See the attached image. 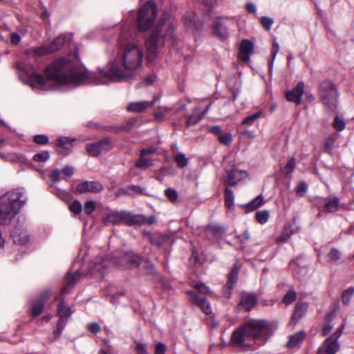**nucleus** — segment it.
I'll return each mask as SVG.
<instances>
[{
	"instance_id": "nucleus-1",
	"label": "nucleus",
	"mask_w": 354,
	"mask_h": 354,
	"mask_svg": "<svg viewBox=\"0 0 354 354\" xmlns=\"http://www.w3.org/2000/svg\"><path fill=\"white\" fill-rule=\"evenodd\" d=\"M120 40L123 44L118 58L109 63L107 70L100 69L98 73H88L75 57L73 59L62 58L53 62L46 69L47 79L29 70L31 67L24 62H17L16 68L29 77L32 87L42 89H46L49 80L59 84H104L111 81L124 80L131 77L141 67L144 51L136 41L125 42L123 33Z\"/></svg>"
},
{
	"instance_id": "nucleus-2",
	"label": "nucleus",
	"mask_w": 354,
	"mask_h": 354,
	"mask_svg": "<svg viewBox=\"0 0 354 354\" xmlns=\"http://www.w3.org/2000/svg\"><path fill=\"white\" fill-rule=\"evenodd\" d=\"M270 337L266 320L250 319L233 331L230 344L241 349L255 350L263 345Z\"/></svg>"
},
{
	"instance_id": "nucleus-3",
	"label": "nucleus",
	"mask_w": 354,
	"mask_h": 354,
	"mask_svg": "<svg viewBox=\"0 0 354 354\" xmlns=\"http://www.w3.org/2000/svg\"><path fill=\"white\" fill-rule=\"evenodd\" d=\"M174 30V26L170 22L162 20L158 22L145 42L147 58L149 62L156 59L166 41L172 39Z\"/></svg>"
},
{
	"instance_id": "nucleus-4",
	"label": "nucleus",
	"mask_w": 354,
	"mask_h": 354,
	"mask_svg": "<svg viewBox=\"0 0 354 354\" xmlns=\"http://www.w3.org/2000/svg\"><path fill=\"white\" fill-rule=\"evenodd\" d=\"M24 201L22 193L19 190H12L0 197V225L10 223L18 214Z\"/></svg>"
},
{
	"instance_id": "nucleus-5",
	"label": "nucleus",
	"mask_w": 354,
	"mask_h": 354,
	"mask_svg": "<svg viewBox=\"0 0 354 354\" xmlns=\"http://www.w3.org/2000/svg\"><path fill=\"white\" fill-rule=\"evenodd\" d=\"M318 95L326 109L336 110L339 94L336 85L331 80H324L319 83Z\"/></svg>"
},
{
	"instance_id": "nucleus-6",
	"label": "nucleus",
	"mask_w": 354,
	"mask_h": 354,
	"mask_svg": "<svg viewBox=\"0 0 354 354\" xmlns=\"http://www.w3.org/2000/svg\"><path fill=\"white\" fill-rule=\"evenodd\" d=\"M145 222V218L140 215L133 214L129 212H111L103 218L105 225H118L124 223L127 225H140Z\"/></svg>"
},
{
	"instance_id": "nucleus-7",
	"label": "nucleus",
	"mask_w": 354,
	"mask_h": 354,
	"mask_svg": "<svg viewBox=\"0 0 354 354\" xmlns=\"http://www.w3.org/2000/svg\"><path fill=\"white\" fill-rule=\"evenodd\" d=\"M157 13L156 3L152 1L146 2L138 12V26L139 29L142 31L148 30L153 24Z\"/></svg>"
},
{
	"instance_id": "nucleus-8",
	"label": "nucleus",
	"mask_w": 354,
	"mask_h": 354,
	"mask_svg": "<svg viewBox=\"0 0 354 354\" xmlns=\"http://www.w3.org/2000/svg\"><path fill=\"white\" fill-rule=\"evenodd\" d=\"M113 145L108 138L103 139L99 142L89 143L86 145L88 153L93 157H97L101 153H104L110 151Z\"/></svg>"
},
{
	"instance_id": "nucleus-9",
	"label": "nucleus",
	"mask_w": 354,
	"mask_h": 354,
	"mask_svg": "<svg viewBox=\"0 0 354 354\" xmlns=\"http://www.w3.org/2000/svg\"><path fill=\"white\" fill-rule=\"evenodd\" d=\"M344 327V325H342L330 337L324 341V346L326 354H335L339 350L338 339L342 334Z\"/></svg>"
},
{
	"instance_id": "nucleus-10",
	"label": "nucleus",
	"mask_w": 354,
	"mask_h": 354,
	"mask_svg": "<svg viewBox=\"0 0 354 354\" xmlns=\"http://www.w3.org/2000/svg\"><path fill=\"white\" fill-rule=\"evenodd\" d=\"M247 176L248 173L246 171L240 170L234 167L227 171L226 175L223 177V180L227 185L234 186L246 178Z\"/></svg>"
},
{
	"instance_id": "nucleus-11",
	"label": "nucleus",
	"mask_w": 354,
	"mask_h": 354,
	"mask_svg": "<svg viewBox=\"0 0 354 354\" xmlns=\"http://www.w3.org/2000/svg\"><path fill=\"white\" fill-rule=\"evenodd\" d=\"M304 83L299 82L292 90L286 91L287 100L296 104H300L304 92Z\"/></svg>"
},
{
	"instance_id": "nucleus-12",
	"label": "nucleus",
	"mask_w": 354,
	"mask_h": 354,
	"mask_svg": "<svg viewBox=\"0 0 354 354\" xmlns=\"http://www.w3.org/2000/svg\"><path fill=\"white\" fill-rule=\"evenodd\" d=\"M50 297V292L49 290L44 291L39 299L33 301L31 304V315L33 317L39 315L44 308L45 302Z\"/></svg>"
},
{
	"instance_id": "nucleus-13",
	"label": "nucleus",
	"mask_w": 354,
	"mask_h": 354,
	"mask_svg": "<svg viewBox=\"0 0 354 354\" xmlns=\"http://www.w3.org/2000/svg\"><path fill=\"white\" fill-rule=\"evenodd\" d=\"M103 185L98 181H84L79 183L76 189L80 193H98L103 190Z\"/></svg>"
},
{
	"instance_id": "nucleus-14",
	"label": "nucleus",
	"mask_w": 354,
	"mask_h": 354,
	"mask_svg": "<svg viewBox=\"0 0 354 354\" xmlns=\"http://www.w3.org/2000/svg\"><path fill=\"white\" fill-rule=\"evenodd\" d=\"M257 303V299L255 295L249 292H243L241 294L239 306L243 308L246 312H249Z\"/></svg>"
},
{
	"instance_id": "nucleus-15",
	"label": "nucleus",
	"mask_w": 354,
	"mask_h": 354,
	"mask_svg": "<svg viewBox=\"0 0 354 354\" xmlns=\"http://www.w3.org/2000/svg\"><path fill=\"white\" fill-rule=\"evenodd\" d=\"M112 263V261L108 259L94 262L91 269V274L100 278H102L109 266Z\"/></svg>"
},
{
	"instance_id": "nucleus-16",
	"label": "nucleus",
	"mask_w": 354,
	"mask_h": 354,
	"mask_svg": "<svg viewBox=\"0 0 354 354\" xmlns=\"http://www.w3.org/2000/svg\"><path fill=\"white\" fill-rule=\"evenodd\" d=\"M116 263L124 268L138 267L140 265L139 257L132 253H128L116 261Z\"/></svg>"
},
{
	"instance_id": "nucleus-17",
	"label": "nucleus",
	"mask_w": 354,
	"mask_h": 354,
	"mask_svg": "<svg viewBox=\"0 0 354 354\" xmlns=\"http://www.w3.org/2000/svg\"><path fill=\"white\" fill-rule=\"evenodd\" d=\"M254 44L248 39H243L239 49V58L244 62L248 61L253 53Z\"/></svg>"
},
{
	"instance_id": "nucleus-18",
	"label": "nucleus",
	"mask_w": 354,
	"mask_h": 354,
	"mask_svg": "<svg viewBox=\"0 0 354 354\" xmlns=\"http://www.w3.org/2000/svg\"><path fill=\"white\" fill-rule=\"evenodd\" d=\"M156 102V100H153L151 102L148 101H140L133 102L129 104L127 110L131 112H142L149 108V106H153Z\"/></svg>"
},
{
	"instance_id": "nucleus-19",
	"label": "nucleus",
	"mask_w": 354,
	"mask_h": 354,
	"mask_svg": "<svg viewBox=\"0 0 354 354\" xmlns=\"http://www.w3.org/2000/svg\"><path fill=\"white\" fill-rule=\"evenodd\" d=\"M308 309V304L299 302L296 304L295 311L292 315L291 323L295 325L303 317Z\"/></svg>"
},
{
	"instance_id": "nucleus-20",
	"label": "nucleus",
	"mask_w": 354,
	"mask_h": 354,
	"mask_svg": "<svg viewBox=\"0 0 354 354\" xmlns=\"http://www.w3.org/2000/svg\"><path fill=\"white\" fill-rule=\"evenodd\" d=\"M10 236L15 244L24 245L28 241V236L26 232L19 229H15L12 231Z\"/></svg>"
},
{
	"instance_id": "nucleus-21",
	"label": "nucleus",
	"mask_w": 354,
	"mask_h": 354,
	"mask_svg": "<svg viewBox=\"0 0 354 354\" xmlns=\"http://www.w3.org/2000/svg\"><path fill=\"white\" fill-rule=\"evenodd\" d=\"M50 53L48 46H40L32 47L26 50V54L29 56L39 57Z\"/></svg>"
},
{
	"instance_id": "nucleus-22",
	"label": "nucleus",
	"mask_w": 354,
	"mask_h": 354,
	"mask_svg": "<svg viewBox=\"0 0 354 354\" xmlns=\"http://www.w3.org/2000/svg\"><path fill=\"white\" fill-rule=\"evenodd\" d=\"M340 203L337 197L330 198L324 205L323 211L333 213L339 210Z\"/></svg>"
},
{
	"instance_id": "nucleus-23",
	"label": "nucleus",
	"mask_w": 354,
	"mask_h": 354,
	"mask_svg": "<svg viewBox=\"0 0 354 354\" xmlns=\"http://www.w3.org/2000/svg\"><path fill=\"white\" fill-rule=\"evenodd\" d=\"M305 337L306 333L303 330L291 335L287 343V346L293 348L298 346L304 339Z\"/></svg>"
},
{
	"instance_id": "nucleus-24",
	"label": "nucleus",
	"mask_w": 354,
	"mask_h": 354,
	"mask_svg": "<svg viewBox=\"0 0 354 354\" xmlns=\"http://www.w3.org/2000/svg\"><path fill=\"white\" fill-rule=\"evenodd\" d=\"M214 32L218 37L222 39H224L227 37L226 28L221 23L219 19L215 21Z\"/></svg>"
},
{
	"instance_id": "nucleus-25",
	"label": "nucleus",
	"mask_w": 354,
	"mask_h": 354,
	"mask_svg": "<svg viewBox=\"0 0 354 354\" xmlns=\"http://www.w3.org/2000/svg\"><path fill=\"white\" fill-rule=\"evenodd\" d=\"M65 42V37L64 35H59L57 37L51 44L48 46L50 53H53L59 49H60Z\"/></svg>"
},
{
	"instance_id": "nucleus-26",
	"label": "nucleus",
	"mask_w": 354,
	"mask_h": 354,
	"mask_svg": "<svg viewBox=\"0 0 354 354\" xmlns=\"http://www.w3.org/2000/svg\"><path fill=\"white\" fill-rule=\"evenodd\" d=\"M153 160L145 158V156L140 154L139 159L136 162L135 165L137 168L140 169H146L153 166Z\"/></svg>"
},
{
	"instance_id": "nucleus-27",
	"label": "nucleus",
	"mask_w": 354,
	"mask_h": 354,
	"mask_svg": "<svg viewBox=\"0 0 354 354\" xmlns=\"http://www.w3.org/2000/svg\"><path fill=\"white\" fill-rule=\"evenodd\" d=\"M75 139L68 137H59L56 140L55 145L57 147L64 149H69L72 147V142Z\"/></svg>"
},
{
	"instance_id": "nucleus-28",
	"label": "nucleus",
	"mask_w": 354,
	"mask_h": 354,
	"mask_svg": "<svg viewBox=\"0 0 354 354\" xmlns=\"http://www.w3.org/2000/svg\"><path fill=\"white\" fill-rule=\"evenodd\" d=\"M80 277V274L77 272L73 273V274H68L66 277L67 285L62 289L61 293L62 295L65 294L67 292L68 288L70 286H73V284H75V283L78 280Z\"/></svg>"
},
{
	"instance_id": "nucleus-29",
	"label": "nucleus",
	"mask_w": 354,
	"mask_h": 354,
	"mask_svg": "<svg viewBox=\"0 0 354 354\" xmlns=\"http://www.w3.org/2000/svg\"><path fill=\"white\" fill-rule=\"evenodd\" d=\"M292 235V231L290 227H285L281 234L277 238V243H283L287 242Z\"/></svg>"
},
{
	"instance_id": "nucleus-30",
	"label": "nucleus",
	"mask_w": 354,
	"mask_h": 354,
	"mask_svg": "<svg viewBox=\"0 0 354 354\" xmlns=\"http://www.w3.org/2000/svg\"><path fill=\"white\" fill-rule=\"evenodd\" d=\"M72 314V312L69 307L64 304L63 301H61L59 304L58 315L59 318L67 319Z\"/></svg>"
},
{
	"instance_id": "nucleus-31",
	"label": "nucleus",
	"mask_w": 354,
	"mask_h": 354,
	"mask_svg": "<svg viewBox=\"0 0 354 354\" xmlns=\"http://www.w3.org/2000/svg\"><path fill=\"white\" fill-rule=\"evenodd\" d=\"M174 161L178 167L182 169L187 166L189 160L183 153H178L174 157Z\"/></svg>"
},
{
	"instance_id": "nucleus-32",
	"label": "nucleus",
	"mask_w": 354,
	"mask_h": 354,
	"mask_svg": "<svg viewBox=\"0 0 354 354\" xmlns=\"http://www.w3.org/2000/svg\"><path fill=\"white\" fill-rule=\"evenodd\" d=\"M239 277V270L237 268H233L228 277L227 288L232 289L234 285L236 283Z\"/></svg>"
},
{
	"instance_id": "nucleus-33",
	"label": "nucleus",
	"mask_w": 354,
	"mask_h": 354,
	"mask_svg": "<svg viewBox=\"0 0 354 354\" xmlns=\"http://www.w3.org/2000/svg\"><path fill=\"white\" fill-rule=\"evenodd\" d=\"M195 304L198 306L205 314L212 313L210 303L206 299H199Z\"/></svg>"
},
{
	"instance_id": "nucleus-34",
	"label": "nucleus",
	"mask_w": 354,
	"mask_h": 354,
	"mask_svg": "<svg viewBox=\"0 0 354 354\" xmlns=\"http://www.w3.org/2000/svg\"><path fill=\"white\" fill-rule=\"evenodd\" d=\"M234 194L232 189L226 188L225 191V203L227 209L234 205Z\"/></svg>"
},
{
	"instance_id": "nucleus-35",
	"label": "nucleus",
	"mask_w": 354,
	"mask_h": 354,
	"mask_svg": "<svg viewBox=\"0 0 354 354\" xmlns=\"http://www.w3.org/2000/svg\"><path fill=\"white\" fill-rule=\"evenodd\" d=\"M263 203V197L260 194L248 205V207L251 210H254L261 206Z\"/></svg>"
},
{
	"instance_id": "nucleus-36",
	"label": "nucleus",
	"mask_w": 354,
	"mask_h": 354,
	"mask_svg": "<svg viewBox=\"0 0 354 354\" xmlns=\"http://www.w3.org/2000/svg\"><path fill=\"white\" fill-rule=\"evenodd\" d=\"M354 295V288L350 287L342 293V302L344 305H348Z\"/></svg>"
},
{
	"instance_id": "nucleus-37",
	"label": "nucleus",
	"mask_w": 354,
	"mask_h": 354,
	"mask_svg": "<svg viewBox=\"0 0 354 354\" xmlns=\"http://www.w3.org/2000/svg\"><path fill=\"white\" fill-rule=\"evenodd\" d=\"M269 216L268 210L259 211L256 213V218L260 224L266 223L268 221Z\"/></svg>"
},
{
	"instance_id": "nucleus-38",
	"label": "nucleus",
	"mask_w": 354,
	"mask_h": 354,
	"mask_svg": "<svg viewBox=\"0 0 354 354\" xmlns=\"http://www.w3.org/2000/svg\"><path fill=\"white\" fill-rule=\"evenodd\" d=\"M214 237L218 239L220 238L223 232V229L218 225H211L209 226L207 229Z\"/></svg>"
},
{
	"instance_id": "nucleus-39",
	"label": "nucleus",
	"mask_w": 354,
	"mask_h": 354,
	"mask_svg": "<svg viewBox=\"0 0 354 354\" xmlns=\"http://www.w3.org/2000/svg\"><path fill=\"white\" fill-rule=\"evenodd\" d=\"M262 115V111H259L254 114L246 117L242 122V124H247V125H251L252 124L254 121H256L257 119H259Z\"/></svg>"
},
{
	"instance_id": "nucleus-40",
	"label": "nucleus",
	"mask_w": 354,
	"mask_h": 354,
	"mask_svg": "<svg viewBox=\"0 0 354 354\" xmlns=\"http://www.w3.org/2000/svg\"><path fill=\"white\" fill-rule=\"evenodd\" d=\"M297 299V294L294 290L288 291L283 297V301L286 305H289L295 301Z\"/></svg>"
},
{
	"instance_id": "nucleus-41",
	"label": "nucleus",
	"mask_w": 354,
	"mask_h": 354,
	"mask_svg": "<svg viewBox=\"0 0 354 354\" xmlns=\"http://www.w3.org/2000/svg\"><path fill=\"white\" fill-rule=\"evenodd\" d=\"M49 158V153L48 151H43L35 154L32 159L36 162H46Z\"/></svg>"
},
{
	"instance_id": "nucleus-42",
	"label": "nucleus",
	"mask_w": 354,
	"mask_h": 354,
	"mask_svg": "<svg viewBox=\"0 0 354 354\" xmlns=\"http://www.w3.org/2000/svg\"><path fill=\"white\" fill-rule=\"evenodd\" d=\"M69 210L74 214H79L82 210L81 203L75 200L68 207Z\"/></svg>"
},
{
	"instance_id": "nucleus-43",
	"label": "nucleus",
	"mask_w": 354,
	"mask_h": 354,
	"mask_svg": "<svg viewBox=\"0 0 354 354\" xmlns=\"http://www.w3.org/2000/svg\"><path fill=\"white\" fill-rule=\"evenodd\" d=\"M218 139L219 142L226 146H229L231 145L232 141V136L230 133H227L225 134H221Z\"/></svg>"
},
{
	"instance_id": "nucleus-44",
	"label": "nucleus",
	"mask_w": 354,
	"mask_h": 354,
	"mask_svg": "<svg viewBox=\"0 0 354 354\" xmlns=\"http://www.w3.org/2000/svg\"><path fill=\"white\" fill-rule=\"evenodd\" d=\"M260 23L265 30H270L274 23V20L268 17H262Z\"/></svg>"
},
{
	"instance_id": "nucleus-45",
	"label": "nucleus",
	"mask_w": 354,
	"mask_h": 354,
	"mask_svg": "<svg viewBox=\"0 0 354 354\" xmlns=\"http://www.w3.org/2000/svg\"><path fill=\"white\" fill-rule=\"evenodd\" d=\"M295 162L294 161V160L292 158L290 159L288 162L287 164L286 165L285 167H283L282 169H281V171L283 174H286V175H288L289 174H290L291 172H292V171L294 170L295 169Z\"/></svg>"
},
{
	"instance_id": "nucleus-46",
	"label": "nucleus",
	"mask_w": 354,
	"mask_h": 354,
	"mask_svg": "<svg viewBox=\"0 0 354 354\" xmlns=\"http://www.w3.org/2000/svg\"><path fill=\"white\" fill-rule=\"evenodd\" d=\"M165 195L171 202L176 201L178 198L177 192L172 188H168L167 189H166Z\"/></svg>"
},
{
	"instance_id": "nucleus-47",
	"label": "nucleus",
	"mask_w": 354,
	"mask_h": 354,
	"mask_svg": "<svg viewBox=\"0 0 354 354\" xmlns=\"http://www.w3.org/2000/svg\"><path fill=\"white\" fill-rule=\"evenodd\" d=\"M333 127L337 131H341L344 129L345 123L339 117L336 116L333 122Z\"/></svg>"
},
{
	"instance_id": "nucleus-48",
	"label": "nucleus",
	"mask_w": 354,
	"mask_h": 354,
	"mask_svg": "<svg viewBox=\"0 0 354 354\" xmlns=\"http://www.w3.org/2000/svg\"><path fill=\"white\" fill-rule=\"evenodd\" d=\"M66 324V319L59 318L57 324V328L55 331V335H59L62 332L63 329L64 328Z\"/></svg>"
},
{
	"instance_id": "nucleus-49",
	"label": "nucleus",
	"mask_w": 354,
	"mask_h": 354,
	"mask_svg": "<svg viewBox=\"0 0 354 354\" xmlns=\"http://www.w3.org/2000/svg\"><path fill=\"white\" fill-rule=\"evenodd\" d=\"M307 189V185L304 182H301L297 186L296 193L298 196H302L306 194Z\"/></svg>"
},
{
	"instance_id": "nucleus-50",
	"label": "nucleus",
	"mask_w": 354,
	"mask_h": 354,
	"mask_svg": "<svg viewBox=\"0 0 354 354\" xmlns=\"http://www.w3.org/2000/svg\"><path fill=\"white\" fill-rule=\"evenodd\" d=\"M95 208V202L93 201H86L84 205V212L86 214H91Z\"/></svg>"
},
{
	"instance_id": "nucleus-51",
	"label": "nucleus",
	"mask_w": 354,
	"mask_h": 354,
	"mask_svg": "<svg viewBox=\"0 0 354 354\" xmlns=\"http://www.w3.org/2000/svg\"><path fill=\"white\" fill-rule=\"evenodd\" d=\"M33 140L35 143L39 145H45L48 142V138L46 135H36Z\"/></svg>"
},
{
	"instance_id": "nucleus-52",
	"label": "nucleus",
	"mask_w": 354,
	"mask_h": 354,
	"mask_svg": "<svg viewBox=\"0 0 354 354\" xmlns=\"http://www.w3.org/2000/svg\"><path fill=\"white\" fill-rule=\"evenodd\" d=\"M62 171L58 169H53L50 172L49 177L54 183L59 182L61 180L60 175Z\"/></svg>"
},
{
	"instance_id": "nucleus-53",
	"label": "nucleus",
	"mask_w": 354,
	"mask_h": 354,
	"mask_svg": "<svg viewBox=\"0 0 354 354\" xmlns=\"http://www.w3.org/2000/svg\"><path fill=\"white\" fill-rule=\"evenodd\" d=\"M62 174H63L64 177L65 178H69L73 175L74 173V168L72 166H65L62 169Z\"/></svg>"
},
{
	"instance_id": "nucleus-54",
	"label": "nucleus",
	"mask_w": 354,
	"mask_h": 354,
	"mask_svg": "<svg viewBox=\"0 0 354 354\" xmlns=\"http://www.w3.org/2000/svg\"><path fill=\"white\" fill-rule=\"evenodd\" d=\"M194 288H196L202 294H210L209 288L203 283H196Z\"/></svg>"
},
{
	"instance_id": "nucleus-55",
	"label": "nucleus",
	"mask_w": 354,
	"mask_h": 354,
	"mask_svg": "<svg viewBox=\"0 0 354 354\" xmlns=\"http://www.w3.org/2000/svg\"><path fill=\"white\" fill-rule=\"evenodd\" d=\"M87 329L91 333L96 334L99 332L100 326L97 322H92L87 325Z\"/></svg>"
},
{
	"instance_id": "nucleus-56",
	"label": "nucleus",
	"mask_w": 354,
	"mask_h": 354,
	"mask_svg": "<svg viewBox=\"0 0 354 354\" xmlns=\"http://www.w3.org/2000/svg\"><path fill=\"white\" fill-rule=\"evenodd\" d=\"M203 118V115H200V116H196L194 115H192L191 116H189V118H188L187 121V126H190V125H194V124H197L201 119Z\"/></svg>"
},
{
	"instance_id": "nucleus-57",
	"label": "nucleus",
	"mask_w": 354,
	"mask_h": 354,
	"mask_svg": "<svg viewBox=\"0 0 354 354\" xmlns=\"http://www.w3.org/2000/svg\"><path fill=\"white\" fill-rule=\"evenodd\" d=\"M329 257L332 261H337L340 259L341 254L338 250L333 248L330 250Z\"/></svg>"
},
{
	"instance_id": "nucleus-58",
	"label": "nucleus",
	"mask_w": 354,
	"mask_h": 354,
	"mask_svg": "<svg viewBox=\"0 0 354 354\" xmlns=\"http://www.w3.org/2000/svg\"><path fill=\"white\" fill-rule=\"evenodd\" d=\"M165 350L166 346L161 342H158L156 344L155 354H165Z\"/></svg>"
},
{
	"instance_id": "nucleus-59",
	"label": "nucleus",
	"mask_w": 354,
	"mask_h": 354,
	"mask_svg": "<svg viewBox=\"0 0 354 354\" xmlns=\"http://www.w3.org/2000/svg\"><path fill=\"white\" fill-rule=\"evenodd\" d=\"M10 40L12 44L17 45L21 41V37L17 32H12L10 35Z\"/></svg>"
},
{
	"instance_id": "nucleus-60",
	"label": "nucleus",
	"mask_w": 354,
	"mask_h": 354,
	"mask_svg": "<svg viewBox=\"0 0 354 354\" xmlns=\"http://www.w3.org/2000/svg\"><path fill=\"white\" fill-rule=\"evenodd\" d=\"M333 326L330 323H326L324 324L322 327V335L326 336L332 330Z\"/></svg>"
},
{
	"instance_id": "nucleus-61",
	"label": "nucleus",
	"mask_w": 354,
	"mask_h": 354,
	"mask_svg": "<svg viewBox=\"0 0 354 354\" xmlns=\"http://www.w3.org/2000/svg\"><path fill=\"white\" fill-rule=\"evenodd\" d=\"M136 351H138V354H148L145 348V345L140 343V342H136Z\"/></svg>"
},
{
	"instance_id": "nucleus-62",
	"label": "nucleus",
	"mask_w": 354,
	"mask_h": 354,
	"mask_svg": "<svg viewBox=\"0 0 354 354\" xmlns=\"http://www.w3.org/2000/svg\"><path fill=\"white\" fill-rule=\"evenodd\" d=\"M156 151V149L151 147H149V149H143L141 150L140 151V154L142 155V156H147V155H151V154H153Z\"/></svg>"
},
{
	"instance_id": "nucleus-63",
	"label": "nucleus",
	"mask_w": 354,
	"mask_h": 354,
	"mask_svg": "<svg viewBox=\"0 0 354 354\" xmlns=\"http://www.w3.org/2000/svg\"><path fill=\"white\" fill-rule=\"evenodd\" d=\"M209 131L219 136L221 134V128L219 126H212L209 128Z\"/></svg>"
},
{
	"instance_id": "nucleus-64",
	"label": "nucleus",
	"mask_w": 354,
	"mask_h": 354,
	"mask_svg": "<svg viewBox=\"0 0 354 354\" xmlns=\"http://www.w3.org/2000/svg\"><path fill=\"white\" fill-rule=\"evenodd\" d=\"M245 8L250 13H255L257 11L256 6L253 3H248L245 5Z\"/></svg>"
}]
</instances>
